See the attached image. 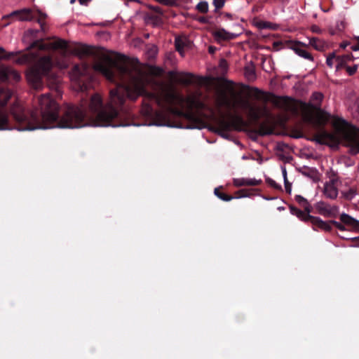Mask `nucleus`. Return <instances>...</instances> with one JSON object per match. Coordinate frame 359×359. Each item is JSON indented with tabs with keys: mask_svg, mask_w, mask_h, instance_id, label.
<instances>
[{
	"mask_svg": "<svg viewBox=\"0 0 359 359\" xmlns=\"http://www.w3.org/2000/svg\"><path fill=\"white\" fill-rule=\"evenodd\" d=\"M30 48L36 49V52H29L19 55L15 60L18 65H29L27 77L34 88L40 89L43 83V79L46 78L50 88L57 90L60 79L53 71V60L50 55L41 56L40 50L49 49L62 50L67 49V43L63 39H57L50 43H45L42 40L34 41Z\"/></svg>",
	"mask_w": 359,
	"mask_h": 359,
	"instance_id": "obj_1",
	"label": "nucleus"
},
{
	"mask_svg": "<svg viewBox=\"0 0 359 359\" xmlns=\"http://www.w3.org/2000/svg\"><path fill=\"white\" fill-rule=\"evenodd\" d=\"M308 121L320 130L312 139L313 142L331 148H338L341 142L349 148L351 155L359 154V128L349 123L342 118L334 117L332 126L334 131L325 128L329 116L320 111L316 117L309 116Z\"/></svg>",
	"mask_w": 359,
	"mask_h": 359,
	"instance_id": "obj_2",
	"label": "nucleus"
},
{
	"mask_svg": "<svg viewBox=\"0 0 359 359\" xmlns=\"http://www.w3.org/2000/svg\"><path fill=\"white\" fill-rule=\"evenodd\" d=\"M231 86H227L226 90L219 89L217 91L215 97V106L221 114L220 118H215L216 126L208 127V129L223 137H226V132L229 131L233 123L226 120L223 116L222 109L225 108L227 110H232L236 107V102L234 99L236 96L235 90L233 89L232 82H229Z\"/></svg>",
	"mask_w": 359,
	"mask_h": 359,
	"instance_id": "obj_3",
	"label": "nucleus"
},
{
	"mask_svg": "<svg viewBox=\"0 0 359 359\" xmlns=\"http://www.w3.org/2000/svg\"><path fill=\"white\" fill-rule=\"evenodd\" d=\"M46 18L47 15L39 10L34 12L31 8H22L14 11L10 14L4 15L2 18V21H5V22L3 24L2 27L8 26L14 18H17L18 20L22 22L35 20L40 25L41 30L45 32L47 30V26L45 22Z\"/></svg>",
	"mask_w": 359,
	"mask_h": 359,
	"instance_id": "obj_4",
	"label": "nucleus"
},
{
	"mask_svg": "<svg viewBox=\"0 0 359 359\" xmlns=\"http://www.w3.org/2000/svg\"><path fill=\"white\" fill-rule=\"evenodd\" d=\"M290 212L296 215L299 219L306 223H311L313 230L316 231L318 229L323 230L325 231L330 232L331 226L329 223L322 220L318 217H314L307 213L305 210L302 211L295 206L291 205L290 207Z\"/></svg>",
	"mask_w": 359,
	"mask_h": 359,
	"instance_id": "obj_5",
	"label": "nucleus"
},
{
	"mask_svg": "<svg viewBox=\"0 0 359 359\" xmlns=\"http://www.w3.org/2000/svg\"><path fill=\"white\" fill-rule=\"evenodd\" d=\"M323 98V95L322 93H313L312 95V100L316 102V103L314 104H309V106H307L306 104H304V114H303V119L304 121L309 124L315 130H316V133L315 134L313 135V137L311 139H310L311 141L312 139L318 134V131L320 130L318 128H316L313 123H311V122H309L308 121V118L309 116H317V114L321 111L323 113H325L326 114H327L329 116V120H330V114L325 112V111L322 110L320 109V102L322 101ZM330 121H328L329 122Z\"/></svg>",
	"mask_w": 359,
	"mask_h": 359,
	"instance_id": "obj_6",
	"label": "nucleus"
},
{
	"mask_svg": "<svg viewBox=\"0 0 359 359\" xmlns=\"http://www.w3.org/2000/svg\"><path fill=\"white\" fill-rule=\"evenodd\" d=\"M72 79L78 85L81 91H86L88 88L89 83L86 80H90V67L87 63L75 65L71 72Z\"/></svg>",
	"mask_w": 359,
	"mask_h": 359,
	"instance_id": "obj_7",
	"label": "nucleus"
},
{
	"mask_svg": "<svg viewBox=\"0 0 359 359\" xmlns=\"http://www.w3.org/2000/svg\"><path fill=\"white\" fill-rule=\"evenodd\" d=\"M285 47L292 50L299 57L313 61V57L309 51V46L299 41L287 40L285 41Z\"/></svg>",
	"mask_w": 359,
	"mask_h": 359,
	"instance_id": "obj_8",
	"label": "nucleus"
},
{
	"mask_svg": "<svg viewBox=\"0 0 359 359\" xmlns=\"http://www.w3.org/2000/svg\"><path fill=\"white\" fill-rule=\"evenodd\" d=\"M241 106L245 110L248 111V116L251 119L255 121H258L261 117L266 116H269V112L266 108V107H257L252 104L248 100H243L241 103Z\"/></svg>",
	"mask_w": 359,
	"mask_h": 359,
	"instance_id": "obj_9",
	"label": "nucleus"
},
{
	"mask_svg": "<svg viewBox=\"0 0 359 359\" xmlns=\"http://www.w3.org/2000/svg\"><path fill=\"white\" fill-rule=\"evenodd\" d=\"M317 213L325 217H336L339 208L337 205H331L324 201H319L314 205Z\"/></svg>",
	"mask_w": 359,
	"mask_h": 359,
	"instance_id": "obj_10",
	"label": "nucleus"
},
{
	"mask_svg": "<svg viewBox=\"0 0 359 359\" xmlns=\"http://www.w3.org/2000/svg\"><path fill=\"white\" fill-rule=\"evenodd\" d=\"M272 99L271 102L277 108L283 109L285 111L295 110L293 104L292 100L288 97H280L275 95H271Z\"/></svg>",
	"mask_w": 359,
	"mask_h": 359,
	"instance_id": "obj_11",
	"label": "nucleus"
},
{
	"mask_svg": "<svg viewBox=\"0 0 359 359\" xmlns=\"http://www.w3.org/2000/svg\"><path fill=\"white\" fill-rule=\"evenodd\" d=\"M340 221L346 226L348 230L359 231V221L348 214L342 213L339 217Z\"/></svg>",
	"mask_w": 359,
	"mask_h": 359,
	"instance_id": "obj_12",
	"label": "nucleus"
},
{
	"mask_svg": "<svg viewBox=\"0 0 359 359\" xmlns=\"http://www.w3.org/2000/svg\"><path fill=\"white\" fill-rule=\"evenodd\" d=\"M257 133L261 135H269L274 133V124L271 119L262 122L258 124Z\"/></svg>",
	"mask_w": 359,
	"mask_h": 359,
	"instance_id": "obj_13",
	"label": "nucleus"
},
{
	"mask_svg": "<svg viewBox=\"0 0 359 359\" xmlns=\"http://www.w3.org/2000/svg\"><path fill=\"white\" fill-rule=\"evenodd\" d=\"M11 79L18 81L20 79V75L17 71L9 67H4L0 69V79L1 81H8Z\"/></svg>",
	"mask_w": 359,
	"mask_h": 359,
	"instance_id": "obj_14",
	"label": "nucleus"
},
{
	"mask_svg": "<svg viewBox=\"0 0 359 359\" xmlns=\"http://www.w3.org/2000/svg\"><path fill=\"white\" fill-rule=\"evenodd\" d=\"M262 183V180H256L252 178H234L233 180V184L236 187H255L260 185Z\"/></svg>",
	"mask_w": 359,
	"mask_h": 359,
	"instance_id": "obj_15",
	"label": "nucleus"
},
{
	"mask_svg": "<svg viewBox=\"0 0 359 359\" xmlns=\"http://www.w3.org/2000/svg\"><path fill=\"white\" fill-rule=\"evenodd\" d=\"M72 52L76 55L82 58L92 55L93 54V49L91 46L85 44H78L73 48Z\"/></svg>",
	"mask_w": 359,
	"mask_h": 359,
	"instance_id": "obj_16",
	"label": "nucleus"
},
{
	"mask_svg": "<svg viewBox=\"0 0 359 359\" xmlns=\"http://www.w3.org/2000/svg\"><path fill=\"white\" fill-rule=\"evenodd\" d=\"M324 194L330 199H335L338 195V189L334 185V180H331L325 183L324 187Z\"/></svg>",
	"mask_w": 359,
	"mask_h": 359,
	"instance_id": "obj_17",
	"label": "nucleus"
},
{
	"mask_svg": "<svg viewBox=\"0 0 359 359\" xmlns=\"http://www.w3.org/2000/svg\"><path fill=\"white\" fill-rule=\"evenodd\" d=\"M355 60L354 56L352 55V53H349L347 55H344L341 56H337L336 57V61L337 62L336 66V69L339 70L342 68H346V67H348L346 65V63L350 61H353Z\"/></svg>",
	"mask_w": 359,
	"mask_h": 359,
	"instance_id": "obj_18",
	"label": "nucleus"
},
{
	"mask_svg": "<svg viewBox=\"0 0 359 359\" xmlns=\"http://www.w3.org/2000/svg\"><path fill=\"white\" fill-rule=\"evenodd\" d=\"M259 190L258 189H241L235 192V198L251 197L252 196L259 195Z\"/></svg>",
	"mask_w": 359,
	"mask_h": 359,
	"instance_id": "obj_19",
	"label": "nucleus"
},
{
	"mask_svg": "<svg viewBox=\"0 0 359 359\" xmlns=\"http://www.w3.org/2000/svg\"><path fill=\"white\" fill-rule=\"evenodd\" d=\"M215 36L218 39L231 40L236 38L237 35L226 32L224 29H219L215 32Z\"/></svg>",
	"mask_w": 359,
	"mask_h": 359,
	"instance_id": "obj_20",
	"label": "nucleus"
},
{
	"mask_svg": "<svg viewBox=\"0 0 359 359\" xmlns=\"http://www.w3.org/2000/svg\"><path fill=\"white\" fill-rule=\"evenodd\" d=\"M309 46H313L316 50L322 51L326 47V43L324 41L317 37H312L309 39Z\"/></svg>",
	"mask_w": 359,
	"mask_h": 359,
	"instance_id": "obj_21",
	"label": "nucleus"
},
{
	"mask_svg": "<svg viewBox=\"0 0 359 359\" xmlns=\"http://www.w3.org/2000/svg\"><path fill=\"white\" fill-rule=\"evenodd\" d=\"M295 201L307 213H310L311 212L312 207L309 203L308 201L303 196L300 195L295 196Z\"/></svg>",
	"mask_w": 359,
	"mask_h": 359,
	"instance_id": "obj_22",
	"label": "nucleus"
},
{
	"mask_svg": "<svg viewBox=\"0 0 359 359\" xmlns=\"http://www.w3.org/2000/svg\"><path fill=\"white\" fill-rule=\"evenodd\" d=\"M194 74L191 73H183L180 79V82L184 85L189 86L194 82Z\"/></svg>",
	"mask_w": 359,
	"mask_h": 359,
	"instance_id": "obj_23",
	"label": "nucleus"
},
{
	"mask_svg": "<svg viewBox=\"0 0 359 359\" xmlns=\"http://www.w3.org/2000/svg\"><path fill=\"white\" fill-rule=\"evenodd\" d=\"M187 41L181 38H176L175 41V49L181 55H182L184 48L187 46Z\"/></svg>",
	"mask_w": 359,
	"mask_h": 359,
	"instance_id": "obj_24",
	"label": "nucleus"
},
{
	"mask_svg": "<svg viewBox=\"0 0 359 359\" xmlns=\"http://www.w3.org/2000/svg\"><path fill=\"white\" fill-rule=\"evenodd\" d=\"M214 193L219 198L224 201H229L233 198L232 196L228 195L221 191V188H215L214 190Z\"/></svg>",
	"mask_w": 359,
	"mask_h": 359,
	"instance_id": "obj_25",
	"label": "nucleus"
},
{
	"mask_svg": "<svg viewBox=\"0 0 359 359\" xmlns=\"http://www.w3.org/2000/svg\"><path fill=\"white\" fill-rule=\"evenodd\" d=\"M326 222L329 223L330 226H331V229H332V225H334L337 229H338L340 231L348 230V228L346 227V226L344 225L343 223H341V222H339L335 220H330ZM331 231L332 230H330V231Z\"/></svg>",
	"mask_w": 359,
	"mask_h": 359,
	"instance_id": "obj_26",
	"label": "nucleus"
},
{
	"mask_svg": "<svg viewBox=\"0 0 359 359\" xmlns=\"http://www.w3.org/2000/svg\"><path fill=\"white\" fill-rule=\"evenodd\" d=\"M18 53H6L5 49L2 47H0V60L2 59L8 60L14 55H17Z\"/></svg>",
	"mask_w": 359,
	"mask_h": 359,
	"instance_id": "obj_27",
	"label": "nucleus"
},
{
	"mask_svg": "<svg viewBox=\"0 0 359 359\" xmlns=\"http://www.w3.org/2000/svg\"><path fill=\"white\" fill-rule=\"evenodd\" d=\"M196 9L202 13H206L208 11V4L207 1H201L196 6Z\"/></svg>",
	"mask_w": 359,
	"mask_h": 359,
	"instance_id": "obj_28",
	"label": "nucleus"
},
{
	"mask_svg": "<svg viewBox=\"0 0 359 359\" xmlns=\"http://www.w3.org/2000/svg\"><path fill=\"white\" fill-rule=\"evenodd\" d=\"M351 50L353 51L359 50V36H354L353 37V44L351 45Z\"/></svg>",
	"mask_w": 359,
	"mask_h": 359,
	"instance_id": "obj_29",
	"label": "nucleus"
},
{
	"mask_svg": "<svg viewBox=\"0 0 359 359\" xmlns=\"http://www.w3.org/2000/svg\"><path fill=\"white\" fill-rule=\"evenodd\" d=\"M355 194L356 191L353 188L350 189L347 192L344 193L345 198L348 200H351L355 196Z\"/></svg>",
	"mask_w": 359,
	"mask_h": 359,
	"instance_id": "obj_30",
	"label": "nucleus"
},
{
	"mask_svg": "<svg viewBox=\"0 0 359 359\" xmlns=\"http://www.w3.org/2000/svg\"><path fill=\"white\" fill-rule=\"evenodd\" d=\"M225 1V0H213L212 4L214 5L215 10H219L224 7Z\"/></svg>",
	"mask_w": 359,
	"mask_h": 359,
	"instance_id": "obj_31",
	"label": "nucleus"
},
{
	"mask_svg": "<svg viewBox=\"0 0 359 359\" xmlns=\"http://www.w3.org/2000/svg\"><path fill=\"white\" fill-rule=\"evenodd\" d=\"M358 68V65H354L353 67H349V66L346 67L345 69L349 76H353L356 73Z\"/></svg>",
	"mask_w": 359,
	"mask_h": 359,
	"instance_id": "obj_32",
	"label": "nucleus"
},
{
	"mask_svg": "<svg viewBox=\"0 0 359 359\" xmlns=\"http://www.w3.org/2000/svg\"><path fill=\"white\" fill-rule=\"evenodd\" d=\"M337 56H336L335 53H332L331 54H330L328 55V57H327V60H326V64L327 65V66H329L330 67H332V65H333V60L335 59L336 60V57Z\"/></svg>",
	"mask_w": 359,
	"mask_h": 359,
	"instance_id": "obj_33",
	"label": "nucleus"
},
{
	"mask_svg": "<svg viewBox=\"0 0 359 359\" xmlns=\"http://www.w3.org/2000/svg\"><path fill=\"white\" fill-rule=\"evenodd\" d=\"M266 183L270 185L271 187L276 189H281V186L278 184L273 180L271 178H267L266 180Z\"/></svg>",
	"mask_w": 359,
	"mask_h": 359,
	"instance_id": "obj_34",
	"label": "nucleus"
},
{
	"mask_svg": "<svg viewBox=\"0 0 359 359\" xmlns=\"http://www.w3.org/2000/svg\"><path fill=\"white\" fill-rule=\"evenodd\" d=\"M245 76L248 79H253L255 78V72L252 69H245Z\"/></svg>",
	"mask_w": 359,
	"mask_h": 359,
	"instance_id": "obj_35",
	"label": "nucleus"
},
{
	"mask_svg": "<svg viewBox=\"0 0 359 359\" xmlns=\"http://www.w3.org/2000/svg\"><path fill=\"white\" fill-rule=\"evenodd\" d=\"M260 28L262 29H272L273 28V24L269 22H261L259 25Z\"/></svg>",
	"mask_w": 359,
	"mask_h": 359,
	"instance_id": "obj_36",
	"label": "nucleus"
},
{
	"mask_svg": "<svg viewBox=\"0 0 359 359\" xmlns=\"http://www.w3.org/2000/svg\"><path fill=\"white\" fill-rule=\"evenodd\" d=\"M353 44V39H351V41H343L340 43V48H342V49H345L346 47L348 46H350V48L351 47V45Z\"/></svg>",
	"mask_w": 359,
	"mask_h": 359,
	"instance_id": "obj_37",
	"label": "nucleus"
},
{
	"mask_svg": "<svg viewBox=\"0 0 359 359\" xmlns=\"http://www.w3.org/2000/svg\"><path fill=\"white\" fill-rule=\"evenodd\" d=\"M285 182V188L287 193L290 194L291 192V184L288 182L287 180L286 181H284Z\"/></svg>",
	"mask_w": 359,
	"mask_h": 359,
	"instance_id": "obj_38",
	"label": "nucleus"
},
{
	"mask_svg": "<svg viewBox=\"0 0 359 359\" xmlns=\"http://www.w3.org/2000/svg\"><path fill=\"white\" fill-rule=\"evenodd\" d=\"M233 123H237L238 124H243V119L240 116H236L233 119Z\"/></svg>",
	"mask_w": 359,
	"mask_h": 359,
	"instance_id": "obj_39",
	"label": "nucleus"
},
{
	"mask_svg": "<svg viewBox=\"0 0 359 359\" xmlns=\"http://www.w3.org/2000/svg\"><path fill=\"white\" fill-rule=\"evenodd\" d=\"M311 29L314 33H320L321 32L320 28L317 25H312L311 27Z\"/></svg>",
	"mask_w": 359,
	"mask_h": 359,
	"instance_id": "obj_40",
	"label": "nucleus"
},
{
	"mask_svg": "<svg viewBox=\"0 0 359 359\" xmlns=\"http://www.w3.org/2000/svg\"><path fill=\"white\" fill-rule=\"evenodd\" d=\"M353 245L355 246H359V236L351 238Z\"/></svg>",
	"mask_w": 359,
	"mask_h": 359,
	"instance_id": "obj_41",
	"label": "nucleus"
},
{
	"mask_svg": "<svg viewBox=\"0 0 359 359\" xmlns=\"http://www.w3.org/2000/svg\"><path fill=\"white\" fill-rule=\"evenodd\" d=\"M156 1L163 4V5H170L171 4L170 0H156Z\"/></svg>",
	"mask_w": 359,
	"mask_h": 359,
	"instance_id": "obj_42",
	"label": "nucleus"
},
{
	"mask_svg": "<svg viewBox=\"0 0 359 359\" xmlns=\"http://www.w3.org/2000/svg\"><path fill=\"white\" fill-rule=\"evenodd\" d=\"M199 22H202V23H208V20L205 17H201L199 19H198Z\"/></svg>",
	"mask_w": 359,
	"mask_h": 359,
	"instance_id": "obj_43",
	"label": "nucleus"
},
{
	"mask_svg": "<svg viewBox=\"0 0 359 359\" xmlns=\"http://www.w3.org/2000/svg\"><path fill=\"white\" fill-rule=\"evenodd\" d=\"M283 177H284V181H286L287 180V171H286V169L285 168H283Z\"/></svg>",
	"mask_w": 359,
	"mask_h": 359,
	"instance_id": "obj_44",
	"label": "nucleus"
},
{
	"mask_svg": "<svg viewBox=\"0 0 359 359\" xmlns=\"http://www.w3.org/2000/svg\"><path fill=\"white\" fill-rule=\"evenodd\" d=\"M215 50H216V48H215L213 46H210L209 49H208L210 53H214Z\"/></svg>",
	"mask_w": 359,
	"mask_h": 359,
	"instance_id": "obj_45",
	"label": "nucleus"
},
{
	"mask_svg": "<svg viewBox=\"0 0 359 359\" xmlns=\"http://www.w3.org/2000/svg\"><path fill=\"white\" fill-rule=\"evenodd\" d=\"M39 31L36 29H29L27 32L30 33L31 34H36Z\"/></svg>",
	"mask_w": 359,
	"mask_h": 359,
	"instance_id": "obj_46",
	"label": "nucleus"
},
{
	"mask_svg": "<svg viewBox=\"0 0 359 359\" xmlns=\"http://www.w3.org/2000/svg\"><path fill=\"white\" fill-rule=\"evenodd\" d=\"M154 69H155L156 72H152L154 74L158 75V74H161V70L160 69H158V68H154Z\"/></svg>",
	"mask_w": 359,
	"mask_h": 359,
	"instance_id": "obj_47",
	"label": "nucleus"
},
{
	"mask_svg": "<svg viewBox=\"0 0 359 359\" xmlns=\"http://www.w3.org/2000/svg\"><path fill=\"white\" fill-rule=\"evenodd\" d=\"M90 0H79V3L81 5L86 4Z\"/></svg>",
	"mask_w": 359,
	"mask_h": 359,
	"instance_id": "obj_48",
	"label": "nucleus"
},
{
	"mask_svg": "<svg viewBox=\"0 0 359 359\" xmlns=\"http://www.w3.org/2000/svg\"><path fill=\"white\" fill-rule=\"evenodd\" d=\"M283 43L282 42H280V41H277V42H274L273 43V46L274 47H278V46H282Z\"/></svg>",
	"mask_w": 359,
	"mask_h": 359,
	"instance_id": "obj_49",
	"label": "nucleus"
},
{
	"mask_svg": "<svg viewBox=\"0 0 359 359\" xmlns=\"http://www.w3.org/2000/svg\"><path fill=\"white\" fill-rule=\"evenodd\" d=\"M253 90L257 93H262V92L257 88H255Z\"/></svg>",
	"mask_w": 359,
	"mask_h": 359,
	"instance_id": "obj_50",
	"label": "nucleus"
},
{
	"mask_svg": "<svg viewBox=\"0 0 359 359\" xmlns=\"http://www.w3.org/2000/svg\"><path fill=\"white\" fill-rule=\"evenodd\" d=\"M357 111H358V112L359 114V101L357 103Z\"/></svg>",
	"mask_w": 359,
	"mask_h": 359,
	"instance_id": "obj_51",
	"label": "nucleus"
},
{
	"mask_svg": "<svg viewBox=\"0 0 359 359\" xmlns=\"http://www.w3.org/2000/svg\"><path fill=\"white\" fill-rule=\"evenodd\" d=\"M75 1H76V0H70V4H74Z\"/></svg>",
	"mask_w": 359,
	"mask_h": 359,
	"instance_id": "obj_52",
	"label": "nucleus"
},
{
	"mask_svg": "<svg viewBox=\"0 0 359 359\" xmlns=\"http://www.w3.org/2000/svg\"><path fill=\"white\" fill-rule=\"evenodd\" d=\"M159 8H157L156 9H155L156 11H158Z\"/></svg>",
	"mask_w": 359,
	"mask_h": 359,
	"instance_id": "obj_53",
	"label": "nucleus"
}]
</instances>
